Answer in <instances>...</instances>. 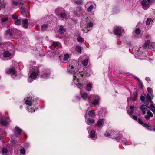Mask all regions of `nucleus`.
I'll list each match as a JSON object with an SVG mask.
<instances>
[{"mask_svg":"<svg viewBox=\"0 0 155 155\" xmlns=\"http://www.w3.org/2000/svg\"><path fill=\"white\" fill-rule=\"evenodd\" d=\"M79 68L78 66L77 65L74 67L73 65L69 64L67 66V70L68 72L73 74V82L76 84L79 88L84 87V84L81 82L82 78L83 76L82 73L78 72Z\"/></svg>","mask_w":155,"mask_h":155,"instance_id":"nucleus-1","label":"nucleus"},{"mask_svg":"<svg viewBox=\"0 0 155 155\" xmlns=\"http://www.w3.org/2000/svg\"><path fill=\"white\" fill-rule=\"evenodd\" d=\"M29 77H28V81L29 83H31L34 80L37 78L38 71V68L35 66L32 67V70H31Z\"/></svg>","mask_w":155,"mask_h":155,"instance_id":"nucleus-2","label":"nucleus"},{"mask_svg":"<svg viewBox=\"0 0 155 155\" xmlns=\"http://www.w3.org/2000/svg\"><path fill=\"white\" fill-rule=\"evenodd\" d=\"M140 109L143 114L147 113V114L144 116V118L147 120H148L150 117H152L153 116V113L150 111V108L149 106L143 105L140 107Z\"/></svg>","mask_w":155,"mask_h":155,"instance_id":"nucleus-3","label":"nucleus"},{"mask_svg":"<svg viewBox=\"0 0 155 155\" xmlns=\"http://www.w3.org/2000/svg\"><path fill=\"white\" fill-rule=\"evenodd\" d=\"M100 98L97 95H91V96L88 98V102L89 103H92L94 106H97L99 104L100 102Z\"/></svg>","mask_w":155,"mask_h":155,"instance_id":"nucleus-4","label":"nucleus"},{"mask_svg":"<svg viewBox=\"0 0 155 155\" xmlns=\"http://www.w3.org/2000/svg\"><path fill=\"white\" fill-rule=\"evenodd\" d=\"M56 14L62 18H65L67 17V12L62 7H59L57 8L55 10Z\"/></svg>","mask_w":155,"mask_h":155,"instance_id":"nucleus-5","label":"nucleus"},{"mask_svg":"<svg viewBox=\"0 0 155 155\" xmlns=\"http://www.w3.org/2000/svg\"><path fill=\"white\" fill-rule=\"evenodd\" d=\"M25 104L28 106L27 107V110L29 112H33L35 111V108L32 106V101L31 99L27 98L25 99Z\"/></svg>","mask_w":155,"mask_h":155,"instance_id":"nucleus-6","label":"nucleus"},{"mask_svg":"<svg viewBox=\"0 0 155 155\" xmlns=\"http://www.w3.org/2000/svg\"><path fill=\"white\" fill-rule=\"evenodd\" d=\"M86 26L82 25L81 29L84 32H88L90 29V27H92L93 26V24L92 22H91L90 21H86Z\"/></svg>","mask_w":155,"mask_h":155,"instance_id":"nucleus-7","label":"nucleus"},{"mask_svg":"<svg viewBox=\"0 0 155 155\" xmlns=\"http://www.w3.org/2000/svg\"><path fill=\"white\" fill-rule=\"evenodd\" d=\"M140 99L146 105H148L149 103H152V101L150 98V95L147 94L145 98L143 96H141L140 97Z\"/></svg>","mask_w":155,"mask_h":155,"instance_id":"nucleus-8","label":"nucleus"},{"mask_svg":"<svg viewBox=\"0 0 155 155\" xmlns=\"http://www.w3.org/2000/svg\"><path fill=\"white\" fill-rule=\"evenodd\" d=\"M118 135V133L117 132H115L114 130L111 131L109 132H106L105 134V136L110 137L112 138H116L117 137Z\"/></svg>","mask_w":155,"mask_h":155,"instance_id":"nucleus-9","label":"nucleus"},{"mask_svg":"<svg viewBox=\"0 0 155 155\" xmlns=\"http://www.w3.org/2000/svg\"><path fill=\"white\" fill-rule=\"evenodd\" d=\"M151 0H143L141 2L143 8L146 10L147 9L150 5Z\"/></svg>","mask_w":155,"mask_h":155,"instance_id":"nucleus-10","label":"nucleus"},{"mask_svg":"<svg viewBox=\"0 0 155 155\" xmlns=\"http://www.w3.org/2000/svg\"><path fill=\"white\" fill-rule=\"evenodd\" d=\"M6 73L7 74H11V76L13 78H18V77L16 78V77H17V74L14 68H11L8 70H7L6 71Z\"/></svg>","mask_w":155,"mask_h":155,"instance_id":"nucleus-11","label":"nucleus"},{"mask_svg":"<svg viewBox=\"0 0 155 155\" xmlns=\"http://www.w3.org/2000/svg\"><path fill=\"white\" fill-rule=\"evenodd\" d=\"M1 48L0 49V58H3V57L7 58L9 57L11 55V53L8 51H1Z\"/></svg>","mask_w":155,"mask_h":155,"instance_id":"nucleus-12","label":"nucleus"},{"mask_svg":"<svg viewBox=\"0 0 155 155\" xmlns=\"http://www.w3.org/2000/svg\"><path fill=\"white\" fill-rule=\"evenodd\" d=\"M124 32V30L120 27H117L114 31V34L117 36H120L123 32Z\"/></svg>","mask_w":155,"mask_h":155,"instance_id":"nucleus-13","label":"nucleus"},{"mask_svg":"<svg viewBox=\"0 0 155 155\" xmlns=\"http://www.w3.org/2000/svg\"><path fill=\"white\" fill-rule=\"evenodd\" d=\"M94 5L95 4L93 3L89 2L86 4L85 7L87 8L88 12H90L93 9Z\"/></svg>","mask_w":155,"mask_h":155,"instance_id":"nucleus-14","label":"nucleus"},{"mask_svg":"<svg viewBox=\"0 0 155 155\" xmlns=\"http://www.w3.org/2000/svg\"><path fill=\"white\" fill-rule=\"evenodd\" d=\"M0 123L1 124L3 125H8L9 123L8 120H7L5 117H2L0 120Z\"/></svg>","mask_w":155,"mask_h":155,"instance_id":"nucleus-15","label":"nucleus"},{"mask_svg":"<svg viewBox=\"0 0 155 155\" xmlns=\"http://www.w3.org/2000/svg\"><path fill=\"white\" fill-rule=\"evenodd\" d=\"M50 71H45L41 75V78L43 79H47L50 77Z\"/></svg>","mask_w":155,"mask_h":155,"instance_id":"nucleus-16","label":"nucleus"},{"mask_svg":"<svg viewBox=\"0 0 155 155\" xmlns=\"http://www.w3.org/2000/svg\"><path fill=\"white\" fill-rule=\"evenodd\" d=\"M80 93L81 97L84 100H86L87 99L88 100L89 97H90L91 96V95H90V96H88L87 94L85 92H82L81 91H80Z\"/></svg>","mask_w":155,"mask_h":155,"instance_id":"nucleus-17","label":"nucleus"},{"mask_svg":"<svg viewBox=\"0 0 155 155\" xmlns=\"http://www.w3.org/2000/svg\"><path fill=\"white\" fill-rule=\"evenodd\" d=\"M15 134L16 136L17 137L18 136L20 135L22 132V130L17 127H15Z\"/></svg>","mask_w":155,"mask_h":155,"instance_id":"nucleus-18","label":"nucleus"},{"mask_svg":"<svg viewBox=\"0 0 155 155\" xmlns=\"http://www.w3.org/2000/svg\"><path fill=\"white\" fill-rule=\"evenodd\" d=\"M20 10L21 14L23 15L26 12H28L29 11L28 8H26L24 6L21 7Z\"/></svg>","mask_w":155,"mask_h":155,"instance_id":"nucleus-19","label":"nucleus"},{"mask_svg":"<svg viewBox=\"0 0 155 155\" xmlns=\"http://www.w3.org/2000/svg\"><path fill=\"white\" fill-rule=\"evenodd\" d=\"M85 122L88 125H90V124L94 123L95 122V120L94 119H93L88 118L86 120Z\"/></svg>","mask_w":155,"mask_h":155,"instance_id":"nucleus-20","label":"nucleus"},{"mask_svg":"<svg viewBox=\"0 0 155 155\" xmlns=\"http://www.w3.org/2000/svg\"><path fill=\"white\" fill-rule=\"evenodd\" d=\"M90 137L92 138L97 139V136L94 130H92L90 134Z\"/></svg>","mask_w":155,"mask_h":155,"instance_id":"nucleus-21","label":"nucleus"},{"mask_svg":"<svg viewBox=\"0 0 155 155\" xmlns=\"http://www.w3.org/2000/svg\"><path fill=\"white\" fill-rule=\"evenodd\" d=\"M104 122V120L103 119L98 120L97 122V124L99 127H102Z\"/></svg>","mask_w":155,"mask_h":155,"instance_id":"nucleus-22","label":"nucleus"},{"mask_svg":"<svg viewBox=\"0 0 155 155\" xmlns=\"http://www.w3.org/2000/svg\"><path fill=\"white\" fill-rule=\"evenodd\" d=\"M138 122L141 125H142L143 127L147 128V129H149V128L150 126H149L147 124H145L143 123V121L140 119H138Z\"/></svg>","mask_w":155,"mask_h":155,"instance_id":"nucleus-23","label":"nucleus"},{"mask_svg":"<svg viewBox=\"0 0 155 155\" xmlns=\"http://www.w3.org/2000/svg\"><path fill=\"white\" fill-rule=\"evenodd\" d=\"M23 27L25 28H27L28 27V21L27 19H25L22 20Z\"/></svg>","mask_w":155,"mask_h":155,"instance_id":"nucleus-24","label":"nucleus"},{"mask_svg":"<svg viewBox=\"0 0 155 155\" xmlns=\"http://www.w3.org/2000/svg\"><path fill=\"white\" fill-rule=\"evenodd\" d=\"M88 114L89 116L91 117H94L96 115L94 111L92 110H91L89 111Z\"/></svg>","mask_w":155,"mask_h":155,"instance_id":"nucleus-25","label":"nucleus"},{"mask_svg":"<svg viewBox=\"0 0 155 155\" xmlns=\"http://www.w3.org/2000/svg\"><path fill=\"white\" fill-rule=\"evenodd\" d=\"M81 10L82 8L81 7H77L76 8V11L74 12V13L76 15H78L80 13L79 12Z\"/></svg>","mask_w":155,"mask_h":155,"instance_id":"nucleus-26","label":"nucleus"},{"mask_svg":"<svg viewBox=\"0 0 155 155\" xmlns=\"http://www.w3.org/2000/svg\"><path fill=\"white\" fill-rule=\"evenodd\" d=\"M2 152L3 154L4 155H8V152L7 149L5 148H3L2 149Z\"/></svg>","mask_w":155,"mask_h":155,"instance_id":"nucleus-27","label":"nucleus"},{"mask_svg":"<svg viewBox=\"0 0 155 155\" xmlns=\"http://www.w3.org/2000/svg\"><path fill=\"white\" fill-rule=\"evenodd\" d=\"M65 31V30L64 27L62 25L60 26L59 29V32L61 34H62Z\"/></svg>","mask_w":155,"mask_h":155,"instance_id":"nucleus-28","label":"nucleus"},{"mask_svg":"<svg viewBox=\"0 0 155 155\" xmlns=\"http://www.w3.org/2000/svg\"><path fill=\"white\" fill-rule=\"evenodd\" d=\"M12 4L15 6H16L19 5H23V4L22 3L20 2H15V1H13L12 2Z\"/></svg>","mask_w":155,"mask_h":155,"instance_id":"nucleus-29","label":"nucleus"},{"mask_svg":"<svg viewBox=\"0 0 155 155\" xmlns=\"http://www.w3.org/2000/svg\"><path fill=\"white\" fill-rule=\"evenodd\" d=\"M150 109L155 115V105L152 104L150 105Z\"/></svg>","mask_w":155,"mask_h":155,"instance_id":"nucleus-30","label":"nucleus"},{"mask_svg":"<svg viewBox=\"0 0 155 155\" xmlns=\"http://www.w3.org/2000/svg\"><path fill=\"white\" fill-rule=\"evenodd\" d=\"M48 27V25L46 24L43 25L41 27L42 31H44Z\"/></svg>","mask_w":155,"mask_h":155,"instance_id":"nucleus-31","label":"nucleus"},{"mask_svg":"<svg viewBox=\"0 0 155 155\" xmlns=\"http://www.w3.org/2000/svg\"><path fill=\"white\" fill-rule=\"evenodd\" d=\"M92 88V84L91 83H89L87 85L86 90L87 91H90Z\"/></svg>","mask_w":155,"mask_h":155,"instance_id":"nucleus-32","label":"nucleus"},{"mask_svg":"<svg viewBox=\"0 0 155 155\" xmlns=\"http://www.w3.org/2000/svg\"><path fill=\"white\" fill-rule=\"evenodd\" d=\"M88 60L87 59H85L82 62V64L84 66H86L87 65L88 63Z\"/></svg>","mask_w":155,"mask_h":155,"instance_id":"nucleus-33","label":"nucleus"},{"mask_svg":"<svg viewBox=\"0 0 155 155\" xmlns=\"http://www.w3.org/2000/svg\"><path fill=\"white\" fill-rule=\"evenodd\" d=\"M153 20L151 18H149L147 19L146 21V24L147 25H149L151 23L153 22Z\"/></svg>","mask_w":155,"mask_h":155,"instance_id":"nucleus-34","label":"nucleus"},{"mask_svg":"<svg viewBox=\"0 0 155 155\" xmlns=\"http://www.w3.org/2000/svg\"><path fill=\"white\" fill-rule=\"evenodd\" d=\"M21 22V19H17L15 20V23L16 25H19Z\"/></svg>","mask_w":155,"mask_h":155,"instance_id":"nucleus-35","label":"nucleus"},{"mask_svg":"<svg viewBox=\"0 0 155 155\" xmlns=\"http://www.w3.org/2000/svg\"><path fill=\"white\" fill-rule=\"evenodd\" d=\"M12 30H8L7 31L6 34L8 35L11 36L12 35Z\"/></svg>","mask_w":155,"mask_h":155,"instance_id":"nucleus-36","label":"nucleus"},{"mask_svg":"<svg viewBox=\"0 0 155 155\" xmlns=\"http://www.w3.org/2000/svg\"><path fill=\"white\" fill-rule=\"evenodd\" d=\"M69 58V55L68 54H65L64 56V61H67Z\"/></svg>","mask_w":155,"mask_h":155,"instance_id":"nucleus-37","label":"nucleus"},{"mask_svg":"<svg viewBox=\"0 0 155 155\" xmlns=\"http://www.w3.org/2000/svg\"><path fill=\"white\" fill-rule=\"evenodd\" d=\"M76 50L78 52H81V47L79 46H77L75 48Z\"/></svg>","mask_w":155,"mask_h":155,"instance_id":"nucleus-38","label":"nucleus"},{"mask_svg":"<svg viewBox=\"0 0 155 155\" xmlns=\"http://www.w3.org/2000/svg\"><path fill=\"white\" fill-rule=\"evenodd\" d=\"M78 41L79 42H82L84 41L83 39L81 37L79 36L77 38Z\"/></svg>","mask_w":155,"mask_h":155,"instance_id":"nucleus-39","label":"nucleus"},{"mask_svg":"<svg viewBox=\"0 0 155 155\" xmlns=\"http://www.w3.org/2000/svg\"><path fill=\"white\" fill-rule=\"evenodd\" d=\"M137 80L139 82V85L141 89H143V84L140 81L138 78H137Z\"/></svg>","mask_w":155,"mask_h":155,"instance_id":"nucleus-40","label":"nucleus"},{"mask_svg":"<svg viewBox=\"0 0 155 155\" xmlns=\"http://www.w3.org/2000/svg\"><path fill=\"white\" fill-rule=\"evenodd\" d=\"M83 1L82 0H79L75 1V2L78 4H81L83 3Z\"/></svg>","mask_w":155,"mask_h":155,"instance_id":"nucleus-41","label":"nucleus"},{"mask_svg":"<svg viewBox=\"0 0 155 155\" xmlns=\"http://www.w3.org/2000/svg\"><path fill=\"white\" fill-rule=\"evenodd\" d=\"M20 152L21 154H24L25 153V150L24 148H22L20 150Z\"/></svg>","mask_w":155,"mask_h":155,"instance_id":"nucleus-42","label":"nucleus"},{"mask_svg":"<svg viewBox=\"0 0 155 155\" xmlns=\"http://www.w3.org/2000/svg\"><path fill=\"white\" fill-rule=\"evenodd\" d=\"M5 5V3L3 2H0V7L1 8H3Z\"/></svg>","mask_w":155,"mask_h":155,"instance_id":"nucleus-43","label":"nucleus"},{"mask_svg":"<svg viewBox=\"0 0 155 155\" xmlns=\"http://www.w3.org/2000/svg\"><path fill=\"white\" fill-rule=\"evenodd\" d=\"M135 33L137 35H138L140 33V30L139 28H137L135 31Z\"/></svg>","mask_w":155,"mask_h":155,"instance_id":"nucleus-44","label":"nucleus"},{"mask_svg":"<svg viewBox=\"0 0 155 155\" xmlns=\"http://www.w3.org/2000/svg\"><path fill=\"white\" fill-rule=\"evenodd\" d=\"M150 42V40H147V41H146L144 43V47L147 46V45H149Z\"/></svg>","mask_w":155,"mask_h":155,"instance_id":"nucleus-45","label":"nucleus"},{"mask_svg":"<svg viewBox=\"0 0 155 155\" xmlns=\"http://www.w3.org/2000/svg\"><path fill=\"white\" fill-rule=\"evenodd\" d=\"M147 91L149 94H151L152 92V90L151 88H147Z\"/></svg>","mask_w":155,"mask_h":155,"instance_id":"nucleus-46","label":"nucleus"},{"mask_svg":"<svg viewBox=\"0 0 155 155\" xmlns=\"http://www.w3.org/2000/svg\"><path fill=\"white\" fill-rule=\"evenodd\" d=\"M12 17L13 19H17V18H18V16L16 14H13L12 15Z\"/></svg>","mask_w":155,"mask_h":155,"instance_id":"nucleus-47","label":"nucleus"},{"mask_svg":"<svg viewBox=\"0 0 155 155\" xmlns=\"http://www.w3.org/2000/svg\"><path fill=\"white\" fill-rule=\"evenodd\" d=\"M8 18L7 17H5L4 18H1V20L3 22H5L8 20Z\"/></svg>","mask_w":155,"mask_h":155,"instance_id":"nucleus-48","label":"nucleus"},{"mask_svg":"<svg viewBox=\"0 0 155 155\" xmlns=\"http://www.w3.org/2000/svg\"><path fill=\"white\" fill-rule=\"evenodd\" d=\"M53 45L54 47H56L59 45V42H54Z\"/></svg>","mask_w":155,"mask_h":155,"instance_id":"nucleus-49","label":"nucleus"},{"mask_svg":"<svg viewBox=\"0 0 155 155\" xmlns=\"http://www.w3.org/2000/svg\"><path fill=\"white\" fill-rule=\"evenodd\" d=\"M131 117L134 120H137V118L136 116L133 115Z\"/></svg>","mask_w":155,"mask_h":155,"instance_id":"nucleus-50","label":"nucleus"},{"mask_svg":"<svg viewBox=\"0 0 155 155\" xmlns=\"http://www.w3.org/2000/svg\"><path fill=\"white\" fill-rule=\"evenodd\" d=\"M146 80L149 83L150 81V79L149 78L147 77L145 78Z\"/></svg>","mask_w":155,"mask_h":155,"instance_id":"nucleus-51","label":"nucleus"},{"mask_svg":"<svg viewBox=\"0 0 155 155\" xmlns=\"http://www.w3.org/2000/svg\"><path fill=\"white\" fill-rule=\"evenodd\" d=\"M132 100L133 101H134V100H133V98H132L131 97L128 98L127 99V101L128 102L130 100Z\"/></svg>","mask_w":155,"mask_h":155,"instance_id":"nucleus-52","label":"nucleus"},{"mask_svg":"<svg viewBox=\"0 0 155 155\" xmlns=\"http://www.w3.org/2000/svg\"><path fill=\"white\" fill-rule=\"evenodd\" d=\"M134 108H135V109H136V107H134V106H131V107H130V109L131 110H133V109H134Z\"/></svg>","mask_w":155,"mask_h":155,"instance_id":"nucleus-53","label":"nucleus"},{"mask_svg":"<svg viewBox=\"0 0 155 155\" xmlns=\"http://www.w3.org/2000/svg\"><path fill=\"white\" fill-rule=\"evenodd\" d=\"M72 20L75 23L77 22V20H74V19L73 20V19H72Z\"/></svg>","mask_w":155,"mask_h":155,"instance_id":"nucleus-54","label":"nucleus"},{"mask_svg":"<svg viewBox=\"0 0 155 155\" xmlns=\"http://www.w3.org/2000/svg\"><path fill=\"white\" fill-rule=\"evenodd\" d=\"M76 97L77 98V99H78L79 100L80 98L79 97H78V96Z\"/></svg>","mask_w":155,"mask_h":155,"instance_id":"nucleus-55","label":"nucleus"},{"mask_svg":"<svg viewBox=\"0 0 155 155\" xmlns=\"http://www.w3.org/2000/svg\"><path fill=\"white\" fill-rule=\"evenodd\" d=\"M133 113V111L132 110H131V111H130V114H132Z\"/></svg>","mask_w":155,"mask_h":155,"instance_id":"nucleus-56","label":"nucleus"},{"mask_svg":"<svg viewBox=\"0 0 155 155\" xmlns=\"http://www.w3.org/2000/svg\"><path fill=\"white\" fill-rule=\"evenodd\" d=\"M2 138L1 136L0 135V140H1V138Z\"/></svg>","mask_w":155,"mask_h":155,"instance_id":"nucleus-57","label":"nucleus"},{"mask_svg":"<svg viewBox=\"0 0 155 155\" xmlns=\"http://www.w3.org/2000/svg\"><path fill=\"white\" fill-rule=\"evenodd\" d=\"M153 130H154V131H155V127L153 129Z\"/></svg>","mask_w":155,"mask_h":155,"instance_id":"nucleus-58","label":"nucleus"},{"mask_svg":"<svg viewBox=\"0 0 155 155\" xmlns=\"http://www.w3.org/2000/svg\"><path fill=\"white\" fill-rule=\"evenodd\" d=\"M86 117H87V116H86V115H85V118H86Z\"/></svg>","mask_w":155,"mask_h":155,"instance_id":"nucleus-59","label":"nucleus"},{"mask_svg":"<svg viewBox=\"0 0 155 155\" xmlns=\"http://www.w3.org/2000/svg\"><path fill=\"white\" fill-rule=\"evenodd\" d=\"M33 106L35 108L36 107L34 105H33Z\"/></svg>","mask_w":155,"mask_h":155,"instance_id":"nucleus-60","label":"nucleus"},{"mask_svg":"<svg viewBox=\"0 0 155 155\" xmlns=\"http://www.w3.org/2000/svg\"><path fill=\"white\" fill-rule=\"evenodd\" d=\"M87 130H88V131H89V130H88V128H87Z\"/></svg>","mask_w":155,"mask_h":155,"instance_id":"nucleus-61","label":"nucleus"},{"mask_svg":"<svg viewBox=\"0 0 155 155\" xmlns=\"http://www.w3.org/2000/svg\"><path fill=\"white\" fill-rule=\"evenodd\" d=\"M79 60L80 61H81V60H80V59H79Z\"/></svg>","mask_w":155,"mask_h":155,"instance_id":"nucleus-62","label":"nucleus"}]
</instances>
